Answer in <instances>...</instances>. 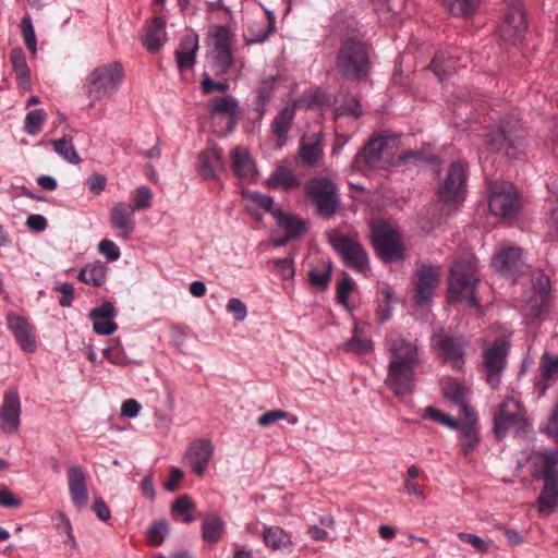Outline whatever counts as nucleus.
Returning <instances> with one entry per match:
<instances>
[{"instance_id": "obj_27", "label": "nucleus", "mask_w": 558, "mask_h": 558, "mask_svg": "<svg viewBox=\"0 0 558 558\" xmlns=\"http://www.w3.org/2000/svg\"><path fill=\"white\" fill-rule=\"evenodd\" d=\"M462 58L457 50L441 51L434 56L429 69L435 73L440 82L457 73L458 69L465 66Z\"/></svg>"}, {"instance_id": "obj_61", "label": "nucleus", "mask_w": 558, "mask_h": 558, "mask_svg": "<svg viewBox=\"0 0 558 558\" xmlns=\"http://www.w3.org/2000/svg\"><path fill=\"white\" fill-rule=\"evenodd\" d=\"M117 315L114 306L110 302H105L100 306L95 307L89 313L93 323L100 319H113Z\"/></svg>"}, {"instance_id": "obj_48", "label": "nucleus", "mask_w": 558, "mask_h": 558, "mask_svg": "<svg viewBox=\"0 0 558 558\" xmlns=\"http://www.w3.org/2000/svg\"><path fill=\"white\" fill-rule=\"evenodd\" d=\"M424 418H429L440 425H444L450 429H457L459 427V421L446 414L445 412L434 408L427 407L424 410Z\"/></svg>"}, {"instance_id": "obj_18", "label": "nucleus", "mask_w": 558, "mask_h": 558, "mask_svg": "<svg viewBox=\"0 0 558 558\" xmlns=\"http://www.w3.org/2000/svg\"><path fill=\"white\" fill-rule=\"evenodd\" d=\"M439 269L430 265H421L413 277L414 301L417 305L427 304L438 286Z\"/></svg>"}, {"instance_id": "obj_22", "label": "nucleus", "mask_w": 558, "mask_h": 558, "mask_svg": "<svg viewBox=\"0 0 558 558\" xmlns=\"http://www.w3.org/2000/svg\"><path fill=\"white\" fill-rule=\"evenodd\" d=\"M134 208L128 203H117L110 210L109 222L112 229L119 231L121 239L128 240L135 230Z\"/></svg>"}, {"instance_id": "obj_52", "label": "nucleus", "mask_w": 558, "mask_h": 558, "mask_svg": "<svg viewBox=\"0 0 558 558\" xmlns=\"http://www.w3.org/2000/svg\"><path fill=\"white\" fill-rule=\"evenodd\" d=\"M195 509V505L187 495L179 496L172 504V512L179 514H185L184 522L191 523L194 521V517L191 512Z\"/></svg>"}, {"instance_id": "obj_10", "label": "nucleus", "mask_w": 558, "mask_h": 558, "mask_svg": "<svg viewBox=\"0 0 558 558\" xmlns=\"http://www.w3.org/2000/svg\"><path fill=\"white\" fill-rule=\"evenodd\" d=\"M332 248L341 256L343 264L357 272L369 269V258L356 236L347 235L332 230L328 234Z\"/></svg>"}, {"instance_id": "obj_34", "label": "nucleus", "mask_w": 558, "mask_h": 558, "mask_svg": "<svg viewBox=\"0 0 558 558\" xmlns=\"http://www.w3.org/2000/svg\"><path fill=\"white\" fill-rule=\"evenodd\" d=\"M198 49V37L187 35L181 39L179 48L175 50V58L180 71H185L194 66L195 54Z\"/></svg>"}, {"instance_id": "obj_2", "label": "nucleus", "mask_w": 558, "mask_h": 558, "mask_svg": "<svg viewBox=\"0 0 558 558\" xmlns=\"http://www.w3.org/2000/svg\"><path fill=\"white\" fill-rule=\"evenodd\" d=\"M367 45L353 37L344 38L337 52L336 68L349 81H363L371 71Z\"/></svg>"}, {"instance_id": "obj_28", "label": "nucleus", "mask_w": 558, "mask_h": 558, "mask_svg": "<svg viewBox=\"0 0 558 558\" xmlns=\"http://www.w3.org/2000/svg\"><path fill=\"white\" fill-rule=\"evenodd\" d=\"M272 216L284 232L282 238L275 239L276 245H284L288 241L299 238L305 232L304 221L298 216L286 214L281 209H275Z\"/></svg>"}, {"instance_id": "obj_8", "label": "nucleus", "mask_w": 558, "mask_h": 558, "mask_svg": "<svg viewBox=\"0 0 558 558\" xmlns=\"http://www.w3.org/2000/svg\"><path fill=\"white\" fill-rule=\"evenodd\" d=\"M393 158V147L391 140L385 136L371 138L353 158L352 169L354 171L366 173L373 169H385Z\"/></svg>"}, {"instance_id": "obj_12", "label": "nucleus", "mask_w": 558, "mask_h": 558, "mask_svg": "<svg viewBox=\"0 0 558 558\" xmlns=\"http://www.w3.org/2000/svg\"><path fill=\"white\" fill-rule=\"evenodd\" d=\"M468 341L462 336H451L442 330L432 337V348L438 359L452 368H461L464 364V349Z\"/></svg>"}, {"instance_id": "obj_57", "label": "nucleus", "mask_w": 558, "mask_h": 558, "mask_svg": "<svg viewBox=\"0 0 558 558\" xmlns=\"http://www.w3.org/2000/svg\"><path fill=\"white\" fill-rule=\"evenodd\" d=\"M232 34L226 26H217L213 33L215 50L231 49Z\"/></svg>"}, {"instance_id": "obj_35", "label": "nucleus", "mask_w": 558, "mask_h": 558, "mask_svg": "<svg viewBox=\"0 0 558 558\" xmlns=\"http://www.w3.org/2000/svg\"><path fill=\"white\" fill-rule=\"evenodd\" d=\"M294 108L288 106L281 109L275 117L271 123V131L278 140L279 146H282L286 143L288 133L294 120Z\"/></svg>"}, {"instance_id": "obj_54", "label": "nucleus", "mask_w": 558, "mask_h": 558, "mask_svg": "<svg viewBox=\"0 0 558 558\" xmlns=\"http://www.w3.org/2000/svg\"><path fill=\"white\" fill-rule=\"evenodd\" d=\"M233 64L231 49L215 50L214 66L216 74H226Z\"/></svg>"}, {"instance_id": "obj_16", "label": "nucleus", "mask_w": 558, "mask_h": 558, "mask_svg": "<svg viewBox=\"0 0 558 558\" xmlns=\"http://www.w3.org/2000/svg\"><path fill=\"white\" fill-rule=\"evenodd\" d=\"M525 411L521 402L513 397L506 398L494 413V432L498 438L506 436L510 427L524 422Z\"/></svg>"}, {"instance_id": "obj_13", "label": "nucleus", "mask_w": 558, "mask_h": 558, "mask_svg": "<svg viewBox=\"0 0 558 558\" xmlns=\"http://www.w3.org/2000/svg\"><path fill=\"white\" fill-rule=\"evenodd\" d=\"M489 210L495 216L511 218L519 213L520 203L512 183L495 181L489 185Z\"/></svg>"}, {"instance_id": "obj_23", "label": "nucleus", "mask_w": 558, "mask_h": 558, "mask_svg": "<svg viewBox=\"0 0 558 558\" xmlns=\"http://www.w3.org/2000/svg\"><path fill=\"white\" fill-rule=\"evenodd\" d=\"M214 447L210 440L205 438L196 439L189 447L185 459L192 471L202 476L213 458Z\"/></svg>"}, {"instance_id": "obj_31", "label": "nucleus", "mask_w": 558, "mask_h": 558, "mask_svg": "<svg viewBox=\"0 0 558 558\" xmlns=\"http://www.w3.org/2000/svg\"><path fill=\"white\" fill-rule=\"evenodd\" d=\"M493 266L506 274H517L523 266L521 248L515 246L500 248L493 257Z\"/></svg>"}, {"instance_id": "obj_49", "label": "nucleus", "mask_w": 558, "mask_h": 558, "mask_svg": "<svg viewBox=\"0 0 558 558\" xmlns=\"http://www.w3.org/2000/svg\"><path fill=\"white\" fill-rule=\"evenodd\" d=\"M47 118L46 112L43 109H35L29 111L25 118V130L31 135L38 134L43 124Z\"/></svg>"}, {"instance_id": "obj_26", "label": "nucleus", "mask_w": 558, "mask_h": 558, "mask_svg": "<svg viewBox=\"0 0 558 558\" xmlns=\"http://www.w3.org/2000/svg\"><path fill=\"white\" fill-rule=\"evenodd\" d=\"M223 170L222 151L217 147L207 148L198 155L197 172L203 179H217Z\"/></svg>"}, {"instance_id": "obj_42", "label": "nucleus", "mask_w": 558, "mask_h": 558, "mask_svg": "<svg viewBox=\"0 0 558 558\" xmlns=\"http://www.w3.org/2000/svg\"><path fill=\"white\" fill-rule=\"evenodd\" d=\"M442 4L451 15L469 17L476 12L480 0H442Z\"/></svg>"}, {"instance_id": "obj_51", "label": "nucleus", "mask_w": 558, "mask_h": 558, "mask_svg": "<svg viewBox=\"0 0 558 558\" xmlns=\"http://www.w3.org/2000/svg\"><path fill=\"white\" fill-rule=\"evenodd\" d=\"M288 418L290 424H296L298 417L295 415H290L288 412L283 410H271L263 415H260L257 420V423L262 427L269 426L274 423H276L279 420Z\"/></svg>"}, {"instance_id": "obj_50", "label": "nucleus", "mask_w": 558, "mask_h": 558, "mask_svg": "<svg viewBox=\"0 0 558 558\" xmlns=\"http://www.w3.org/2000/svg\"><path fill=\"white\" fill-rule=\"evenodd\" d=\"M104 356L112 364L124 366L128 364V356L119 340H112V344L102 351Z\"/></svg>"}, {"instance_id": "obj_32", "label": "nucleus", "mask_w": 558, "mask_h": 558, "mask_svg": "<svg viewBox=\"0 0 558 558\" xmlns=\"http://www.w3.org/2000/svg\"><path fill=\"white\" fill-rule=\"evenodd\" d=\"M230 160L231 169L238 178L252 180L255 177V165L245 148L234 147L230 153Z\"/></svg>"}, {"instance_id": "obj_6", "label": "nucleus", "mask_w": 558, "mask_h": 558, "mask_svg": "<svg viewBox=\"0 0 558 558\" xmlns=\"http://www.w3.org/2000/svg\"><path fill=\"white\" fill-rule=\"evenodd\" d=\"M558 450L541 452L536 456V474L544 480V488L537 499L541 513L550 514L558 508Z\"/></svg>"}, {"instance_id": "obj_33", "label": "nucleus", "mask_w": 558, "mask_h": 558, "mask_svg": "<svg viewBox=\"0 0 558 558\" xmlns=\"http://www.w3.org/2000/svg\"><path fill=\"white\" fill-rule=\"evenodd\" d=\"M165 26L163 20L157 16L146 24V33L142 38V44L147 51L155 53L162 47L166 35Z\"/></svg>"}, {"instance_id": "obj_9", "label": "nucleus", "mask_w": 558, "mask_h": 558, "mask_svg": "<svg viewBox=\"0 0 558 558\" xmlns=\"http://www.w3.org/2000/svg\"><path fill=\"white\" fill-rule=\"evenodd\" d=\"M531 292L522 301V313L531 319L543 318L548 312L550 302L549 277L541 269H534L530 275Z\"/></svg>"}, {"instance_id": "obj_47", "label": "nucleus", "mask_w": 558, "mask_h": 558, "mask_svg": "<svg viewBox=\"0 0 558 558\" xmlns=\"http://www.w3.org/2000/svg\"><path fill=\"white\" fill-rule=\"evenodd\" d=\"M373 343L367 338H361L357 335L356 328H354V335L352 338L343 344L345 352H352L356 354H367L372 351Z\"/></svg>"}, {"instance_id": "obj_24", "label": "nucleus", "mask_w": 558, "mask_h": 558, "mask_svg": "<svg viewBox=\"0 0 558 558\" xmlns=\"http://www.w3.org/2000/svg\"><path fill=\"white\" fill-rule=\"evenodd\" d=\"M68 486L71 500L77 509L88 504L87 474L78 465H72L66 471Z\"/></svg>"}, {"instance_id": "obj_37", "label": "nucleus", "mask_w": 558, "mask_h": 558, "mask_svg": "<svg viewBox=\"0 0 558 558\" xmlns=\"http://www.w3.org/2000/svg\"><path fill=\"white\" fill-rule=\"evenodd\" d=\"M10 62L19 86L23 89H28L31 87V72L24 51L21 48L12 49L10 52Z\"/></svg>"}, {"instance_id": "obj_41", "label": "nucleus", "mask_w": 558, "mask_h": 558, "mask_svg": "<svg viewBox=\"0 0 558 558\" xmlns=\"http://www.w3.org/2000/svg\"><path fill=\"white\" fill-rule=\"evenodd\" d=\"M457 429L460 430V445L462 451L465 454H469L473 451L480 440L476 425L474 422H459V427Z\"/></svg>"}, {"instance_id": "obj_11", "label": "nucleus", "mask_w": 558, "mask_h": 558, "mask_svg": "<svg viewBox=\"0 0 558 558\" xmlns=\"http://www.w3.org/2000/svg\"><path fill=\"white\" fill-rule=\"evenodd\" d=\"M304 191L319 215L331 217L336 214L339 198L337 187L331 180L327 178L311 179L305 183Z\"/></svg>"}, {"instance_id": "obj_7", "label": "nucleus", "mask_w": 558, "mask_h": 558, "mask_svg": "<svg viewBox=\"0 0 558 558\" xmlns=\"http://www.w3.org/2000/svg\"><path fill=\"white\" fill-rule=\"evenodd\" d=\"M519 120L506 117L499 120L496 130H489L484 135L487 148L495 153H505L508 157H517L524 137Z\"/></svg>"}, {"instance_id": "obj_39", "label": "nucleus", "mask_w": 558, "mask_h": 558, "mask_svg": "<svg viewBox=\"0 0 558 558\" xmlns=\"http://www.w3.org/2000/svg\"><path fill=\"white\" fill-rule=\"evenodd\" d=\"M267 184L270 189L288 191L299 186L300 180L291 169L280 166L270 174Z\"/></svg>"}, {"instance_id": "obj_20", "label": "nucleus", "mask_w": 558, "mask_h": 558, "mask_svg": "<svg viewBox=\"0 0 558 558\" xmlns=\"http://www.w3.org/2000/svg\"><path fill=\"white\" fill-rule=\"evenodd\" d=\"M22 404L16 389H9L3 393L0 407V429L5 435L17 433L21 426Z\"/></svg>"}, {"instance_id": "obj_46", "label": "nucleus", "mask_w": 558, "mask_h": 558, "mask_svg": "<svg viewBox=\"0 0 558 558\" xmlns=\"http://www.w3.org/2000/svg\"><path fill=\"white\" fill-rule=\"evenodd\" d=\"M21 34L24 40L25 46L31 51L32 54H36L37 52V39L35 34V28L32 22L29 14H25L20 24Z\"/></svg>"}, {"instance_id": "obj_55", "label": "nucleus", "mask_w": 558, "mask_h": 558, "mask_svg": "<svg viewBox=\"0 0 558 558\" xmlns=\"http://www.w3.org/2000/svg\"><path fill=\"white\" fill-rule=\"evenodd\" d=\"M444 396L449 401L456 404H462L465 400V390L464 388L454 380H448L442 387Z\"/></svg>"}, {"instance_id": "obj_17", "label": "nucleus", "mask_w": 558, "mask_h": 558, "mask_svg": "<svg viewBox=\"0 0 558 558\" xmlns=\"http://www.w3.org/2000/svg\"><path fill=\"white\" fill-rule=\"evenodd\" d=\"M526 27L527 23L523 8L520 1L515 0L504 15V21L499 27L500 37L515 46L524 38Z\"/></svg>"}, {"instance_id": "obj_36", "label": "nucleus", "mask_w": 558, "mask_h": 558, "mask_svg": "<svg viewBox=\"0 0 558 558\" xmlns=\"http://www.w3.org/2000/svg\"><path fill=\"white\" fill-rule=\"evenodd\" d=\"M332 272V263L329 259H318L310 265L308 280L311 284L322 290L326 289L330 282Z\"/></svg>"}, {"instance_id": "obj_43", "label": "nucleus", "mask_w": 558, "mask_h": 558, "mask_svg": "<svg viewBox=\"0 0 558 558\" xmlns=\"http://www.w3.org/2000/svg\"><path fill=\"white\" fill-rule=\"evenodd\" d=\"M263 539L271 549H282L291 544L290 536L279 526H269L264 530Z\"/></svg>"}, {"instance_id": "obj_59", "label": "nucleus", "mask_w": 558, "mask_h": 558, "mask_svg": "<svg viewBox=\"0 0 558 558\" xmlns=\"http://www.w3.org/2000/svg\"><path fill=\"white\" fill-rule=\"evenodd\" d=\"M230 88L228 81L215 82L208 74L203 75L201 82V90L204 95H209L214 92L225 93Z\"/></svg>"}, {"instance_id": "obj_45", "label": "nucleus", "mask_w": 558, "mask_h": 558, "mask_svg": "<svg viewBox=\"0 0 558 558\" xmlns=\"http://www.w3.org/2000/svg\"><path fill=\"white\" fill-rule=\"evenodd\" d=\"M54 151L60 155L64 160L70 163L77 165L81 162V157L76 153L75 147L71 141L66 138L54 140L51 142Z\"/></svg>"}, {"instance_id": "obj_63", "label": "nucleus", "mask_w": 558, "mask_h": 558, "mask_svg": "<svg viewBox=\"0 0 558 558\" xmlns=\"http://www.w3.org/2000/svg\"><path fill=\"white\" fill-rule=\"evenodd\" d=\"M227 311L233 314L235 320L243 322L247 316V307L238 298H231L227 303Z\"/></svg>"}, {"instance_id": "obj_62", "label": "nucleus", "mask_w": 558, "mask_h": 558, "mask_svg": "<svg viewBox=\"0 0 558 558\" xmlns=\"http://www.w3.org/2000/svg\"><path fill=\"white\" fill-rule=\"evenodd\" d=\"M98 251L101 255L111 262L118 260L121 256L119 246L109 239H104L99 242Z\"/></svg>"}, {"instance_id": "obj_30", "label": "nucleus", "mask_w": 558, "mask_h": 558, "mask_svg": "<svg viewBox=\"0 0 558 558\" xmlns=\"http://www.w3.org/2000/svg\"><path fill=\"white\" fill-rule=\"evenodd\" d=\"M539 377L535 381L538 397L545 395L547 388L558 379V355L545 352L539 361Z\"/></svg>"}, {"instance_id": "obj_15", "label": "nucleus", "mask_w": 558, "mask_h": 558, "mask_svg": "<svg viewBox=\"0 0 558 558\" xmlns=\"http://www.w3.org/2000/svg\"><path fill=\"white\" fill-rule=\"evenodd\" d=\"M373 243L381 258L397 262L403 258V246L398 233L385 222H377L372 229Z\"/></svg>"}, {"instance_id": "obj_29", "label": "nucleus", "mask_w": 558, "mask_h": 558, "mask_svg": "<svg viewBox=\"0 0 558 558\" xmlns=\"http://www.w3.org/2000/svg\"><path fill=\"white\" fill-rule=\"evenodd\" d=\"M266 17L262 21L252 22L245 33L244 40L246 45L264 43L276 31V16L275 14L264 9Z\"/></svg>"}, {"instance_id": "obj_21", "label": "nucleus", "mask_w": 558, "mask_h": 558, "mask_svg": "<svg viewBox=\"0 0 558 558\" xmlns=\"http://www.w3.org/2000/svg\"><path fill=\"white\" fill-rule=\"evenodd\" d=\"M324 134L315 132L301 137L298 157L302 166L307 168L317 167L324 158Z\"/></svg>"}, {"instance_id": "obj_14", "label": "nucleus", "mask_w": 558, "mask_h": 558, "mask_svg": "<svg viewBox=\"0 0 558 558\" xmlns=\"http://www.w3.org/2000/svg\"><path fill=\"white\" fill-rule=\"evenodd\" d=\"M508 351L509 342L505 338H497L483 351V369L492 387L499 385L500 375L507 365Z\"/></svg>"}, {"instance_id": "obj_53", "label": "nucleus", "mask_w": 558, "mask_h": 558, "mask_svg": "<svg viewBox=\"0 0 558 558\" xmlns=\"http://www.w3.org/2000/svg\"><path fill=\"white\" fill-rule=\"evenodd\" d=\"M168 532L169 525L166 521L155 522L147 530V541L153 546H159L162 544Z\"/></svg>"}, {"instance_id": "obj_5", "label": "nucleus", "mask_w": 558, "mask_h": 558, "mask_svg": "<svg viewBox=\"0 0 558 558\" xmlns=\"http://www.w3.org/2000/svg\"><path fill=\"white\" fill-rule=\"evenodd\" d=\"M478 283L476 260H457L450 267L449 296L452 302H465L471 307L478 306L475 289Z\"/></svg>"}, {"instance_id": "obj_44", "label": "nucleus", "mask_w": 558, "mask_h": 558, "mask_svg": "<svg viewBox=\"0 0 558 558\" xmlns=\"http://www.w3.org/2000/svg\"><path fill=\"white\" fill-rule=\"evenodd\" d=\"M78 279L87 284L100 287L106 280V266L101 263L86 265L78 274Z\"/></svg>"}, {"instance_id": "obj_1", "label": "nucleus", "mask_w": 558, "mask_h": 558, "mask_svg": "<svg viewBox=\"0 0 558 558\" xmlns=\"http://www.w3.org/2000/svg\"><path fill=\"white\" fill-rule=\"evenodd\" d=\"M390 354L385 383L395 396H409L414 390L415 368L420 364L417 345L404 339H397L390 345Z\"/></svg>"}, {"instance_id": "obj_4", "label": "nucleus", "mask_w": 558, "mask_h": 558, "mask_svg": "<svg viewBox=\"0 0 558 558\" xmlns=\"http://www.w3.org/2000/svg\"><path fill=\"white\" fill-rule=\"evenodd\" d=\"M466 171L461 162H452L446 173L439 178L436 191L437 201L441 203L439 223L442 217H448L465 199L466 194Z\"/></svg>"}, {"instance_id": "obj_38", "label": "nucleus", "mask_w": 558, "mask_h": 558, "mask_svg": "<svg viewBox=\"0 0 558 558\" xmlns=\"http://www.w3.org/2000/svg\"><path fill=\"white\" fill-rule=\"evenodd\" d=\"M276 80L274 75L266 77L259 83L255 90L256 98L253 101V106L254 110L257 112V120H262L266 112V106L270 101L275 90Z\"/></svg>"}, {"instance_id": "obj_64", "label": "nucleus", "mask_w": 558, "mask_h": 558, "mask_svg": "<svg viewBox=\"0 0 558 558\" xmlns=\"http://www.w3.org/2000/svg\"><path fill=\"white\" fill-rule=\"evenodd\" d=\"M336 114L337 117L341 114H348L354 118H359L362 114L361 104L356 98H351L344 105L336 109Z\"/></svg>"}, {"instance_id": "obj_3", "label": "nucleus", "mask_w": 558, "mask_h": 558, "mask_svg": "<svg viewBox=\"0 0 558 558\" xmlns=\"http://www.w3.org/2000/svg\"><path fill=\"white\" fill-rule=\"evenodd\" d=\"M123 78V68L117 62L94 68L87 74L82 85L83 94L90 99L88 107L93 108L96 101L114 95L120 88Z\"/></svg>"}, {"instance_id": "obj_19", "label": "nucleus", "mask_w": 558, "mask_h": 558, "mask_svg": "<svg viewBox=\"0 0 558 558\" xmlns=\"http://www.w3.org/2000/svg\"><path fill=\"white\" fill-rule=\"evenodd\" d=\"M206 111L213 121L225 119L228 131L234 130L241 113L238 99L231 95L211 97L206 105Z\"/></svg>"}, {"instance_id": "obj_58", "label": "nucleus", "mask_w": 558, "mask_h": 558, "mask_svg": "<svg viewBox=\"0 0 558 558\" xmlns=\"http://www.w3.org/2000/svg\"><path fill=\"white\" fill-rule=\"evenodd\" d=\"M153 193L148 186H140L136 189L133 197L134 210L147 209L151 206Z\"/></svg>"}, {"instance_id": "obj_60", "label": "nucleus", "mask_w": 558, "mask_h": 558, "mask_svg": "<svg viewBox=\"0 0 558 558\" xmlns=\"http://www.w3.org/2000/svg\"><path fill=\"white\" fill-rule=\"evenodd\" d=\"M551 195L546 199V209L549 214L548 223L558 234V192H551Z\"/></svg>"}, {"instance_id": "obj_25", "label": "nucleus", "mask_w": 558, "mask_h": 558, "mask_svg": "<svg viewBox=\"0 0 558 558\" xmlns=\"http://www.w3.org/2000/svg\"><path fill=\"white\" fill-rule=\"evenodd\" d=\"M7 325L23 351L31 353L36 350L34 328L24 317L10 313L7 317Z\"/></svg>"}, {"instance_id": "obj_40", "label": "nucleus", "mask_w": 558, "mask_h": 558, "mask_svg": "<svg viewBox=\"0 0 558 558\" xmlns=\"http://www.w3.org/2000/svg\"><path fill=\"white\" fill-rule=\"evenodd\" d=\"M223 532V522L216 514H209L205 518L202 525V535L205 542L216 544L221 538Z\"/></svg>"}, {"instance_id": "obj_56", "label": "nucleus", "mask_w": 558, "mask_h": 558, "mask_svg": "<svg viewBox=\"0 0 558 558\" xmlns=\"http://www.w3.org/2000/svg\"><path fill=\"white\" fill-rule=\"evenodd\" d=\"M355 282L354 280L344 275L343 278L337 284V300L338 303L343 305L344 307L349 306V295L354 290Z\"/></svg>"}]
</instances>
